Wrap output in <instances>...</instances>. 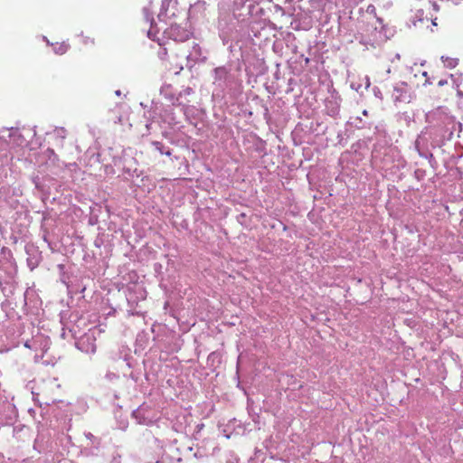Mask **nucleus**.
<instances>
[{
	"instance_id": "f257e3e1",
	"label": "nucleus",
	"mask_w": 463,
	"mask_h": 463,
	"mask_svg": "<svg viewBox=\"0 0 463 463\" xmlns=\"http://www.w3.org/2000/svg\"><path fill=\"white\" fill-rule=\"evenodd\" d=\"M411 7L420 21H431L436 25V14L439 10V0H411Z\"/></svg>"
},
{
	"instance_id": "f03ea898",
	"label": "nucleus",
	"mask_w": 463,
	"mask_h": 463,
	"mask_svg": "<svg viewBox=\"0 0 463 463\" xmlns=\"http://www.w3.org/2000/svg\"><path fill=\"white\" fill-rule=\"evenodd\" d=\"M167 33L170 38L177 42H184L189 38V32L177 24H171Z\"/></svg>"
},
{
	"instance_id": "7ed1b4c3",
	"label": "nucleus",
	"mask_w": 463,
	"mask_h": 463,
	"mask_svg": "<svg viewBox=\"0 0 463 463\" xmlns=\"http://www.w3.org/2000/svg\"><path fill=\"white\" fill-rule=\"evenodd\" d=\"M152 144L160 154H165L168 156H171V151L169 149L165 151L164 145L161 142L154 141Z\"/></svg>"
},
{
	"instance_id": "20e7f679",
	"label": "nucleus",
	"mask_w": 463,
	"mask_h": 463,
	"mask_svg": "<svg viewBox=\"0 0 463 463\" xmlns=\"http://www.w3.org/2000/svg\"><path fill=\"white\" fill-rule=\"evenodd\" d=\"M10 137H14V141L18 144V145H22L23 142L24 141V137L17 132V131H14V132H12L10 134Z\"/></svg>"
},
{
	"instance_id": "39448f33",
	"label": "nucleus",
	"mask_w": 463,
	"mask_h": 463,
	"mask_svg": "<svg viewBox=\"0 0 463 463\" xmlns=\"http://www.w3.org/2000/svg\"><path fill=\"white\" fill-rule=\"evenodd\" d=\"M444 62L448 67L454 68L457 65V61L452 58H447Z\"/></svg>"
},
{
	"instance_id": "423d86ee",
	"label": "nucleus",
	"mask_w": 463,
	"mask_h": 463,
	"mask_svg": "<svg viewBox=\"0 0 463 463\" xmlns=\"http://www.w3.org/2000/svg\"><path fill=\"white\" fill-rule=\"evenodd\" d=\"M67 51L66 45H60L58 49L55 50L56 53L62 54Z\"/></svg>"
},
{
	"instance_id": "0eeeda50",
	"label": "nucleus",
	"mask_w": 463,
	"mask_h": 463,
	"mask_svg": "<svg viewBox=\"0 0 463 463\" xmlns=\"http://www.w3.org/2000/svg\"><path fill=\"white\" fill-rule=\"evenodd\" d=\"M446 83H447V80H439V86L444 85V84H446Z\"/></svg>"
},
{
	"instance_id": "6e6552de",
	"label": "nucleus",
	"mask_w": 463,
	"mask_h": 463,
	"mask_svg": "<svg viewBox=\"0 0 463 463\" xmlns=\"http://www.w3.org/2000/svg\"><path fill=\"white\" fill-rule=\"evenodd\" d=\"M452 3L454 4H458V2H460L461 0H450Z\"/></svg>"
},
{
	"instance_id": "1a4fd4ad",
	"label": "nucleus",
	"mask_w": 463,
	"mask_h": 463,
	"mask_svg": "<svg viewBox=\"0 0 463 463\" xmlns=\"http://www.w3.org/2000/svg\"><path fill=\"white\" fill-rule=\"evenodd\" d=\"M147 35H148L149 38H151L150 31H148Z\"/></svg>"
}]
</instances>
